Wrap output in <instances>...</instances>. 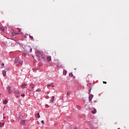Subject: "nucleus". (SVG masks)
<instances>
[{
  "label": "nucleus",
  "mask_w": 129,
  "mask_h": 129,
  "mask_svg": "<svg viewBox=\"0 0 129 129\" xmlns=\"http://www.w3.org/2000/svg\"><path fill=\"white\" fill-rule=\"evenodd\" d=\"M20 124H21L22 125L25 124V120H22V121H21Z\"/></svg>",
  "instance_id": "f8f14e48"
},
{
  "label": "nucleus",
  "mask_w": 129,
  "mask_h": 129,
  "mask_svg": "<svg viewBox=\"0 0 129 129\" xmlns=\"http://www.w3.org/2000/svg\"><path fill=\"white\" fill-rule=\"evenodd\" d=\"M55 97L54 96H52L51 100H50V103H53Z\"/></svg>",
  "instance_id": "6e6552de"
},
{
  "label": "nucleus",
  "mask_w": 129,
  "mask_h": 129,
  "mask_svg": "<svg viewBox=\"0 0 129 129\" xmlns=\"http://www.w3.org/2000/svg\"><path fill=\"white\" fill-rule=\"evenodd\" d=\"M0 30H1L2 31H5V29L4 27H0Z\"/></svg>",
  "instance_id": "2eb2a0df"
},
{
  "label": "nucleus",
  "mask_w": 129,
  "mask_h": 129,
  "mask_svg": "<svg viewBox=\"0 0 129 129\" xmlns=\"http://www.w3.org/2000/svg\"><path fill=\"white\" fill-rule=\"evenodd\" d=\"M21 96L22 97H25V94H22Z\"/></svg>",
  "instance_id": "412c9836"
},
{
  "label": "nucleus",
  "mask_w": 129,
  "mask_h": 129,
  "mask_svg": "<svg viewBox=\"0 0 129 129\" xmlns=\"http://www.w3.org/2000/svg\"><path fill=\"white\" fill-rule=\"evenodd\" d=\"M20 57H18L15 59V63L16 64L17 67H20V65H23V60H20Z\"/></svg>",
  "instance_id": "f257e3e1"
},
{
  "label": "nucleus",
  "mask_w": 129,
  "mask_h": 129,
  "mask_svg": "<svg viewBox=\"0 0 129 129\" xmlns=\"http://www.w3.org/2000/svg\"><path fill=\"white\" fill-rule=\"evenodd\" d=\"M117 129H120V128H118Z\"/></svg>",
  "instance_id": "473e14b6"
},
{
  "label": "nucleus",
  "mask_w": 129,
  "mask_h": 129,
  "mask_svg": "<svg viewBox=\"0 0 129 129\" xmlns=\"http://www.w3.org/2000/svg\"><path fill=\"white\" fill-rule=\"evenodd\" d=\"M2 95V94H0V96Z\"/></svg>",
  "instance_id": "2f4dec72"
},
{
  "label": "nucleus",
  "mask_w": 129,
  "mask_h": 129,
  "mask_svg": "<svg viewBox=\"0 0 129 129\" xmlns=\"http://www.w3.org/2000/svg\"><path fill=\"white\" fill-rule=\"evenodd\" d=\"M1 66H2V67H4V66H5V63H1Z\"/></svg>",
  "instance_id": "5701e85b"
},
{
  "label": "nucleus",
  "mask_w": 129,
  "mask_h": 129,
  "mask_svg": "<svg viewBox=\"0 0 129 129\" xmlns=\"http://www.w3.org/2000/svg\"><path fill=\"white\" fill-rule=\"evenodd\" d=\"M7 102H8V101H7V100H4V101H3V103H4V104H7Z\"/></svg>",
  "instance_id": "dca6fc26"
},
{
  "label": "nucleus",
  "mask_w": 129,
  "mask_h": 129,
  "mask_svg": "<svg viewBox=\"0 0 129 129\" xmlns=\"http://www.w3.org/2000/svg\"><path fill=\"white\" fill-rule=\"evenodd\" d=\"M67 96H70V92H68L67 94Z\"/></svg>",
  "instance_id": "6ab92c4d"
},
{
  "label": "nucleus",
  "mask_w": 129,
  "mask_h": 129,
  "mask_svg": "<svg viewBox=\"0 0 129 129\" xmlns=\"http://www.w3.org/2000/svg\"><path fill=\"white\" fill-rule=\"evenodd\" d=\"M47 60H48V61H51V56H48V57H47Z\"/></svg>",
  "instance_id": "9b49d317"
},
{
  "label": "nucleus",
  "mask_w": 129,
  "mask_h": 129,
  "mask_svg": "<svg viewBox=\"0 0 129 129\" xmlns=\"http://www.w3.org/2000/svg\"><path fill=\"white\" fill-rule=\"evenodd\" d=\"M93 97H94L93 95L91 94L90 95H89V101L90 102H91L92 99L93 98Z\"/></svg>",
  "instance_id": "20e7f679"
},
{
  "label": "nucleus",
  "mask_w": 129,
  "mask_h": 129,
  "mask_svg": "<svg viewBox=\"0 0 129 129\" xmlns=\"http://www.w3.org/2000/svg\"><path fill=\"white\" fill-rule=\"evenodd\" d=\"M96 112H97V110L95 109L92 110V111H91V113H93V114H95V113H96Z\"/></svg>",
  "instance_id": "9d476101"
},
{
  "label": "nucleus",
  "mask_w": 129,
  "mask_h": 129,
  "mask_svg": "<svg viewBox=\"0 0 129 129\" xmlns=\"http://www.w3.org/2000/svg\"><path fill=\"white\" fill-rule=\"evenodd\" d=\"M23 55L24 56H26V53H23Z\"/></svg>",
  "instance_id": "bb28decb"
},
{
  "label": "nucleus",
  "mask_w": 129,
  "mask_h": 129,
  "mask_svg": "<svg viewBox=\"0 0 129 129\" xmlns=\"http://www.w3.org/2000/svg\"><path fill=\"white\" fill-rule=\"evenodd\" d=\"M5 124L4 123H2L1 124V122H0V127H2V125H3V126H4Z\"/></svg>",
  "instance_id": "f3484780"
},
{
  "label": "nucleus",
  "mask_w": 129,
  "mask_h": 129,
  "mask_svg": "<svg viewBox=\"0 0 129 129\" xmlns=\"http://www.w3.org/2000/svg\"><path fill=\"white\" fill-rule=\"evenodd\" d=\"M27 86V84H23L21 85V88L23 89H25L26 87Z\"/></svg>",
  "instance_id": "0eeeda50"
},
{
  "label": "nucleus",
  "mask_w": 129,
  "mask_h": 129,
  "mask_svg": "<svg viewBox=\"0 0 129 129\" xmlns=\"http://www.w3.org/2000/svg\"><path fill=\"white\" fill-rule=\"evenodd\" d=\"M19 34H20V33H15V32H12V35L14 36L19 35Z\"/></svg>",
  "instance_id": "4468645a"
},
{
  "label": "nucleus",
  "mask_w": 129,
  "mask_h": 129,
  "mask_svg": "<svg viewBox=\"0 0 129 129\" xmlns=\"http://www.w3.org/2000/svg\"><path fill=\"white\" fill-rule=\"evenodd\" d=\"M32 48H30V52H32Z\"/></svg>",
  "instance_id": "a878e982"
},
{
  "label": "nucleus",
  "mask_w": 129,
  "mask_h": 129,
  "mask_svg": "<svg viewBox=\"0 0 129 129\" xmlns=\"http://www.w3.org/2000/svg\"><path fill=\"white\" fill-rule=\"evenodd\" d=\"M30 87H31V88H32V89H31V90H33L34 88H35V85H34L33 84H30Z\"/></svg>",
  "instance_id": "1a4fd4ad"
},
{
  "label": "nucleus",
  "mask_w": 129,
  "mask_h": 129,
  "mask_svg": "<svg viewBox=\"0 0 129 129\" xmlns=\"http://www.w3.org/2000/svg\"><path fill=\"white\" fill-rule=\"evenodd\" d=\"M3 75L4 77L6 76L7 72L6 71H3Z\"/></svg>",
  "instance_id": "423d86ee"
},
{
  "label": "nucleus",
  "mask_w": 129,
  "mask_h": 129,
  "mask_svg": "<svg viewBox=\"0 0 129 129\" xmlns=\"http://www.w3.org/2000/svg\"><path fill=\"white\" fill-rule=\"evenodd\" d=\"M37 123H38V124H39V121H37Z\"/></svg>",
  "instance_id": "7c9ffc66"
},
{
  "label": "nucleus",
  "mask_w": 129,
  "mask_h": 129,
  "mask_svg": "<svg viewBox=\"0 0 129 129\" xmlns=\"http://www.w3.org/2000/svg\"><path fill=\"white\" fill-rule=\"evenodd\" d=\"M103 84H107V82L103 81Z\"/></svg>",
  "instance_id": "4be33fe9"
},
{
  "label": "nucleus",
  "mask_w": 129,
  "mask_h": 129,
  "mask_svg": "<svg viewBox=\"0 0 129 129\" xmlns=\"http://www.w3.org/2000/svg\"><path fill=\"white\" fill-rule=\"evenodd\" d=\"M18 29L19 30V32H21V29H20V28H18Z\"/></svg>",
  "instance_id": "cd10ccee"
},
{
  "label": "nucleus",
  "mask_w": 129,
  "mask_h": 129,
  "mask_svg": "<svg viewBox=\"0 0 129 129\" xmlns=\"http://www.w3.org/2000/svg\"><path fill=\"white\" fill-rule=\"evenodd\" d=\"M35 117L39 118L40 117L39 113H37V114H35Z\"/></svg>",
  "instance_id": "ddd939ff"
},
{
  "label": "nucleus",
  "mask_w": 129,
  "mask_h": 129,
  "mask_svg": "<svg viewBox=\"0 0 129 129\" xmlns=\"http://www.w3.org/2000/svg\"><path fill=\"white\" fill-rule=\"evenodd\" d=\"M29 37H30V38L33 39V36H30Z\"/></svg>",
  "instance_id": "393cba45"
},
{
  "label": "nucleus",
  "mask_w": 129,
  "mask_h": 129,
  "mask_svg": "<svg viewBox=\"0 0 129 129\" xmlns=\"http://www.w3.org/2000/svg\"><path fill=\"white\" fill-rule=\"evenodd\" d=\"M86 129H89V128H86Z\"/></svg>",
  "instance_id": "72a5a7b5"
},
{
  "label": "nucleus",
  "mask_w": 129,
  "mask_h": 129,
  "mask_svg": "<svg viewBox=\"0 0 129 129\" xmlns=\"http://www.w3.org/2000/svg\"><path fill=\"white\" fill-rule=\"evenodd\" d=\"M74 129H78V128L77 127H75V128Z\"/></svg>",
  "instance_id": "c756f323"
},
{
  "label": "nucleus",
  "mask_w": 129,
  "mask_h": 129,
  "mask_svg": "<svg viewBox=\"0 0 129 129\" xmlns=\"http://www.w3.org/2000/svg\"><path fill=\"white\" fill-rule=\"evenodd\" d=\"M45 107H46V108H48V105H45Z\"/></svg>",
  "instance_id": "b1692460"
},
{
  "label": "nucleus",
  "mask_w": 129,
  "mask_h": 129,
  "mask_svg": "<svg viewBox=\"0 0 129 129\" xmlns=\"http://www.w3.org/2000/svg\"><path fill=\"white\" fill-rule=\"evenodd\" d=\"M36 92H41V90H40L39 88H38V89H37L36 90Z\"/></svg>",
  "instance_id": "a211bd4d"
},
{
  "label": "nucleus",
  "mask_w": 129,
  "mask_h": 129,
  "mask_svg": "<svg viewBox=\"0 0 129 129\" xmlns=\"http://www.w3.org/2000/svg\"><path fill=\"white\" fill-rule=\"evenodd\" d=\"M63 73L65 75H66V70H64L63 71Z\"/></svg>",
  "instance_id": "aec40b11"
},
{
  "label": "nucleus",
  "mask_w": 129,
  "mask_h": 129,
  "mask_svg": "<svg viewBox=\"0 0 129 129\" xmlns=\"http://www.w3.org/2000/svg\"><path fill=\"white\" fill-rule=\"evenodd\" d=\"M41 122H42L43 124H44V121H43V120H42V121H41Z\"/></svg>",
  "instance_id": "c85d7f7f"
},
{
  "label": "nucleus",
  "mask_w": 129,
  "mask_h": 129,
  "mask_svg": "<svg viewBox=\"0 0 129 129\" xmlns=\"http://www.w3.org/2000/svg\"><path fill=\"white\" fill-rule=\"evenodd\" d=\"M36 52L38 53V57H41L42 58H43V56L39 50H37Z\"/></svg>",
  "instance_id": "7ed1b4c3"
},
{
  "label": "nucleus",
  "mask_w": 129,
  "mask_h": 129,
  "mask_svg": "<svg viewBox=\"0 0 129 129\" xmlns=\"http://www.w3.org/2000/svg\"><path fill=\"white\" fill-rule=\"evenodd\" d=\"M54 87V86L53 85V83H51V84H47V87Z\"/></svg>",
  "instance_id": "39448f33"
},
{
  "label": "nucleus",
  "mask_w": 129,
  "mask_h": 129,
  "mask_svg": "<svg viewBox=\"0 0 129 129\" xmlns=\"http://www.w3.org/2000/svg\"><path fill=\"white\" fill-rule=\"evenodd\" d=\"M7 89L8 92L9 93V94H11L12 93V90L10 86H8L7 87Z\"/></svg>",
  "instance_id": "f03ea898"
}]
</instances>
